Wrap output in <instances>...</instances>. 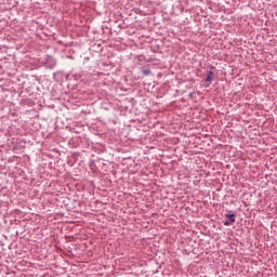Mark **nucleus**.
<instances>
[{"instance_id": "obj_1", "label": "nucleus", "mask_w": 277, "mask_h": 277, "mask_svg": "<svg viewBox=\"0 0 277 277\" xmlns=\"http://www.w3.org/2000/svg\"><path fill=\"white\" fill-rule=\"evenodd\" d=\"M45 66L51 70L53 69L54 66H57V61L53 56L48 55L45 61Z\"/></svg>"}, {"instance_id": "obj_2", "label": "nucleus", "mask_w": 277, "mask_h": 277, "mask_svg": "<svg viewBox=\"0 0 277 277\" xmlns=\"http://www.w3.org/2000/svg\"><path fill=\"white\" fill-rule=\"evenodd\" d=\"M225 217L227 219L226 221H224V226H230V224H234L235 222V213L232 214H226Z\"/></svg>"}, {"instance_id": "obj_3", "label": "nucleus", "mask_w": 277, "mask_h": 277, "mask_svg": "<svg viewBox=\"0 0 277 277\" xmlns=\"http://www.w3.org/2000/svg\"><path fill=\"white\" fill-rule=\"evenodd\" d=\"M206 81H207V83H211L213 81V71L212 70L208 71Z\"/></svg>"}, {"instance_id": "obj_4", "label": "nucleus", "mask_w": 277, "mask_h": 277, "mask_svg": "<svg viewBox=\"0 0 277 277\" xmlns=\"http://www.w3.org/2000/svg\"><path fill=\"white\" fill-rule=\"evenodd\" d=\"M143 72L144 75H150V71L148 69H145Z\"/></svg>"}, {"instance_id": "obj_5", "label": "nucleus", "mask_w": 277, "mask_h": 277, "mask_svg": "<svg viewBox=\"0 0 277 277\" xmlns=\"http://www.w3.org/2000/svg\"><path fill=\"white\" fill-rule=\"evenodd\" d=\"M189 96L192 97V96H194V94H193V93H189Z\"/></svg>"}]
</instances>
